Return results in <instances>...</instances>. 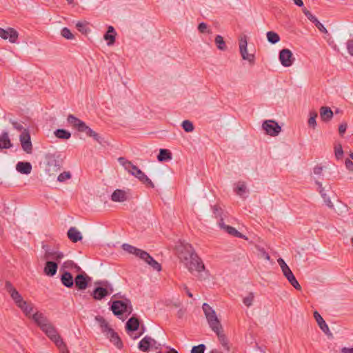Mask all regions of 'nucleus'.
<instances>
[{
	"instance_id": "obj_1",
	"label": "nucleus",
	"mask_w": 353,
	"mask_h": 353,
	"mask_svg": "<svg viewBox=\"0 0 353 353\" xmlns=\"http://www.w3.org/2000/svg\"><path fill=\"white\" fill-rule=\"evenodd\" d=\"M179 258L185 266L200 280L204 279L207 275L205 265L201 259L197 255L192 246L186 243L178 248Z\"/></svg>"
},
{
	"instance_id": "obj_2",
	"label": "nucleus",
	"mask_w": 353,
	"mask_h": 353,
	"mask_svg": "<svg viewBox=\"0 0 353 353\" xmlns=\"http://www.w3.org/2000/svg\"><path fill=\"white\" fill-rule=\"evenodd\" d=\"M46 172L49 176H56L63 167V159L60 154L48 153L46 155Z\"/></svg>"
},
{
	"instance_id": "obj_3",
	"label": "nucleus",
	"mask_w": 353,
	"mask_h": 353,
	"mask_svg": "<svg viewBox=\"0 0 353 353\" xmlns=\"http://www.w3.org/2000/svg\"><path fill=\"white\" fill-rule=\"evenodd\" d=\"M110 310L115 316L120 318V316L125 313L130 315L132 312V306L130 299H124L114 301L110 306Z\"/></svg>"
},
{
	"instance_id": "obj_4",
	"label": "nucleus",
	"mask_w": 353,
	"mask_h": 353,
	"mask_svg": "<svg viewBox=\"0 0 353 353\" xmlns=\"http://www.w3.org/2000/svg\"><path fill=\"white\" fill-rule=\"evenodd\" d=\"M96 285H100L96 286L91 293V296L94 300H102L114 292V288L112 284L108 281L97 282Z\"/></svg>"
},
{
	"instance_id": "obj_5",
	"label": "nucleus",
	"mask_w": 353,
	"mask_h": 353,
	"mask_svg": "<svg viewBox=\"0 0 353 353\" xmlns=\"http://www.w3.org/2000/svg\"><path fill=\"white\" fill-rule=\"evenodd\" d=\"M205 318L208 325L212 331H218L219 328H222L220 321L219 320L216 312L208 303H205L202 305Z\"/></svg>"
},
{
	"instance_id": "obj_6",
	"label": "nucleus",
	"mask_w": 353,
	"mask_h": 353,
	"mask_svg": "<svg viewBox=\"0 0 353 353\" xmlns=\"http://www.w3.org/2000/svg\"><path fill=\"white\" fill-rule=\"evenodd\" d=\"M278 263L280 265L282 272L288 282L297 290H301V286L295 278L293 272L282 258H279Z\"/></svg>"
},
{
	"instance_id": "obj_7",
	"label": "nucleus",
	"mask_w": 353,
	"mask_h": 353,
	"mask_svg": "<svg viewBox=\"0 0 353 353\" xmlns=\"http://www.w3.org/2000/svg\"><path fill=\"white\" fill-rule=\"evenodd\" d=\"M248 39L247 36L245 34L241 35L239 38V50L241 54L242 59L244 60H247L249 61L250 64L254 63V54H248Z\"/></svg>"
},
{
	"instance_id": "obj_8",
	"label": "nucleus",
	"mask_w": 353,
	"mask_h": 353,
	"mask_svg": "<svg viewBox=\"0 0 353 353\" xmlns=\"http://www.w3.org/2000/svg\"><path fill=\"white\" fill-rule=\"evenodd\" d=\"M128 172L147 186L152 188H154V185L152 181L143 172L134 164H132V166L128 169Z\"/></svg>"
},
{
	"instance_id": "obj_9",
	"label": "nucleus",
	"mask_w": 353,
	"mask_h": 353,
	"mask_svg": "<svg viewBox=\"0 0 353 353\" xmlns=\"http://www.w3.org/2000/svg\"><path fill=\"white\" fill-rule=\"evenodd\" d=\"M262 128L267 134L272 137L277 136L281 131V128L278 123L272 120L265 121L262 124Z\"/></svg>"
},
{
	"instance_id": "obj_10",
	"label": "nucleus",
	"mask_w": 353,
	"mask_h": 353,
	"mask_svg": "<svg viewBox=\"0 0 353 353\" xmlns=\"http://www.w3.org/2000/svg\"><path fill=\"white\" fill-rule=\"evenodd\" d=\"M21 147L27 154L32 152V145L30 139V134L28 129H25L19 137Z\"/></svg>"
},
{
	"instance_id": "obj_11",
	"label": "nucleus",
	"mask_w": 353,
	"mask_h": 353,
	"mask_svg": "<svg viewBox=\"0 0 353 353\" xmlns=\"http://www.w3.org/2000/svg\"><path fill=\"white\" fill-rule=\"evenodd\" d=\"M90 281L91 278L83 272L75 276L74 284L79 290H84L88 288Z\"/></svg>"
},
{
	"instance_id": "obj_12",
	"label": "nucleus",
	"mask_w": 353,
	"mask_h": 353,
	"mask_svg": "<svg viewBox=\"0 0 353 353\" xmlns=\"http://www.w3.org/2000/svg\"><path fill=\"white\" fill-rule=\"evenodd\" d=\"M279 60L283 66L290 67L293 64L294 59L291 50L285 48L279 52Z\"/></svg>"
},
{
	"instance_id": "obj_13",
	"label": "nucleus",
	"mask_w": 353,
	"mask_h": 353,
	"mask_svg": "<svg viewBox=\"0 0 353 353\" xmlns=\"http://www.w3.org/2000/svg\"><path fill=\"white\" fill-rule=\"evenodd\" d=\"M5 289L10 294L11 298L12 299L17 306L24 301L21 295L10 281L6 282Z\"/></svg>"
},
{
	"instance_id": "obj_14",
	"label": "nucleus",
	"mask_w": 353,
	"mask_h": 353,
	"mask_svg": "<svg viewBox=\"0 0 353 353\" xmlns=\"http://www.w3.org/2000/svg\"><path fill=\"white\" fill-rule=\"evenodd\" d=\"M42 248L45 250L44 258L46 259H53L59 262L63 257V252L50 249L48 245H43Z\"/></svg>"
},
{
	"instance_id": "obj_15",
	"label": "nucleus",
	"mask_w": 353,
	"mask_h": 353,
	"mask_svg": "<svg viewBox=\"0 0 353 353\" xmlns=\"http://www.w3.org/2000/svg\"><path fill=\"white\" fill-rule=\"evenodd\" d=\"M32 320L37 323L39 328L43 330L50 325L51 321L41 312H37L32 316Z\"/></svg>"
},
{
	"instance_id": "obj_16",
	"label": "nucleus",
	"mask_w": 353,
	"mask_h": 353,
	"mask_svg": "<svg viewBox=\"0 0 353 353\" xmlns=\"http://www.w3.org/2000/svg\"><path fill=\"white\" fill-rule=\"evenodd\" d=\"M19 34L12 28H8L7 30L0 28V37L3 39H9L11 43H16Z\"/></svg>"
},
{
	"instance_id": "obj_17",
	"label": "nucleus",
	"mask_w": 353,
	"mask_h": 353,
	"mask_svg": "<svg viewBox=\"0 0 353 353\" xmlns=\"http://www.w3.org/2000/svg\"><path fill=\"white\" fill-rule=\"evenodd\" d=\"M157 344V341L150 336H145L138 344L139 349L143 352H148L153 345Z\"/></svg>"
},
{
	"instance_id": "obj_18",
	"label": "nucleus",
	"mask_w": 353,
	"mask_h": 353,
	"mask_svg": "<svg viewBox=\"0 0 353 353\" xmlns=\"http://www.w3.org/2000/svg\"><path fill=\"white\" fill-rule=\"evenodd\" d=\"M96 321L99 323L101 332L106 336L114 330L110 327L108 322L101 316H95Z\"/></svg>"
},
{
	"instance_id": "obj_19",
	"label": "nucleus",
	"mask_w": 353,
	"mask_h": 353,
	"mask_svg": "<svg viewBox=\"0 0 353 353\" xmlns=\"http://www.w3.org/2000/svg\"><path fill=\"white\" fill-rule=\"evenodd\" d=\"M219 225L221 228L223 229L229 234L236 236V237H238V238L246 239V237L245 236V235H243V234L239 232L238 230H236V228H234L232 226L225 225L223 221V219H221V220H219Z\"/></svg>"
},
{
	"instance_id": "obj_20",
	"label": "nucleus",
	"mask_w": 353,
	"mask_h": 353,
	"mask_svg": "<svg viewBox=\"0 0 353 353\" xmlns=\"http://www.w3.org/2000/svg\"><path fill=\"white\" fill-rule=\"evenodd\" d=\"M303 12L304 14L307 17V18L314 23L315 26L318 28V30L323 33H327V29L324 27V26L317 19V18L314 16L309 10L307 9H303Z\"/></svg>"
},
{
	"instance_id": "obj_21",
	"label": "nucleus",
	"mask_w": 353,
	"mask_h": 353,
	"mask_svg": "<svg viewBox=\"0 0 353 353\" xmlns=\"http://www.w3.org/2000/svg\"><path fill=\"white\" fill-rule=\"evenodd\" d=\"M42 331L54 343H55L60 338H61V336L59 334L57 328L52 323L46 327Z\"/></svg>"
},
{
	"instance_id": "obj_22",
	"label": "nucleus",
	"mask_w": 353,
	"mask_h": 353,
	"mask_svg": "<svg viewBox=\"0 0 353 353\" xmlns=\"http://www.w3.org/2000/svg\"><path fill=\"white\" fill-rule=\"evenodd\" d=\"M314 317L321 330L328 336H332V334L330 332L328 325L317 311L314 312Z\"/></svg>"
},
{
	"instance_id": "obj_23",
	"label": "nucleus",
	"mask_w": 353,
	"mask_h": 353,
	"mask_svg": "<svg viewBox=\"0 0 353 353\" xmlns=\"http://www.w3.org/2000/svg\"><path fill=\"white\" fill-rule=\"evenodd\" d=\"M68 123L74 128L81 132V130L85 126V123L76 117L73 114H69L67 118Z\"/></svg>"
},
{
	"instance_id": "obj_24",
	"label": "nucleus",
	"mask_w": 353,
	"mask_h": 353,
	"mask_svg": "<svg viewBox=\"0 0 353 353\" xmlns=\"http://www.w3.org/2000/svg\"><path fill=\"white\" fill-rule=\"evenodd\" d=\"M141 259L150 265L154 270L158 272L161 270V265L153 259L147 252L144 251L141 256Z\"/></svg>"
},
{
	"instance_id": "obj_25",
	"label": "nucleus",
	"mask_w": 353,
	"mask_h": 353,
	"mask_svg": "<svg viewBox=\"0 0 353 353\" xmlns=\"http://www.w3.org/2000/svg\"><path fill=\"white\" fill-rule=\"evenodd\" d=\"M61 283L68 288H71L74 286V281L72 274L68 271H63L61 275Z\"/></svg>"
},
{
	"instance_id": "obj_26",
	"label": "nucleus",
	"mask_w": 353,
	"mask_h": 353,
	"mask_svg": "<svg viewBox=\"0 0 353 353\" xmlns=\"http://www.w3.org/2000/svg\"><path fill=\"white\" fill-rule=\"evenodd\" d=\"M58 265L55 261H48L46 263L43 272L48 276H53L57 272Z\"/></svg>"
},
{
	"instance_id": "obj_27",
	"label": "nucleus",
	"mask_w": 353,
	"mask_h": 353,
	"mask_svg": "<svg viewBox=\"0 0 353 353\" xmlns=\"http://www.w3.org/2000/svg\"><path fill=\"white\" fill-rule=\"evenodd\" d=\"M140 322L137 316H132L125 323V330L127 332L137 331L139 327Z\"/></svg>"
},
{
	"instance_id": "obj_28",
	"label": "nucleus",
	"mask_w": 353,
	"mask_h": 353,
	"mask_svg": "<svg viewBox=\"0 0 353 353\" xmlns=\"http://www.w3.org/2000/svg\"><path fill=\"white\" fill-rule=\"evenodd\" d=\"M128 199L125 191L120 189L115 190L111 195V199L114 202H123Z\"/></svg>"
},
{
	"instance_id": "obj_29",
	"label": "nucleus",
	"mask_w": 353,
	"mask_h": 353,
	"mask_svg": "<svg viewBox=\"0 0 353 353\" xmlns=\"http://www.w3.org/2000/svg\"><path fill=\"white\" fill-rule=\"evenodd\" d=\"M67 235L68 238L73 243H77L83 238L81 233L75 227H71L68 230Z\"/></svg>"
},
{
	"instance_id": "obj_30",
	"label": "nucleus",
	"mask_w": 353,
	"mask_h": 353,
	"mask_svg": "<svg viewBox=\"0 0 353 353\" xmlns=\"http://www.w3.org/2000/svg\"><path fill=\"white\" fill-rule=\"evenodd\" d=\"M16 170L23 174H29L32 171V165L30 162L19 161L16 165Z\"/></svg>"
},
{
	"instance_id": "obj_31",
	"label": "nucleus",
	"mask_w": 353,
	"mask_h": 353,
	"mask_svg": "<svg viewBox=\"0 0 353 353\" xmlns=\"http://www.w3.org/2000/svg\"><path fill=\"white\" fill-rule=\"evenodd\" d=\"M81 132H84L88 137L93 138V139L99 144L103 143V139L87 125H85V128L81 130Z\"/></svg>"
},
{
	"instance_id": "obj_32",
	"label": "nucleus",
	"mask_w": 353,
	"mask_h": 353,
	"mask_svg": "<svg viewBox=\"0 0 353 353\" xmlns=\"http://www.w3.org/2000/svg\"><path fill=\"white\" fill-rule=\"evenodd\" d=\"M320 117L322 121H329L333 117V112L330 108L327 106H322L320 108Z\"/></svg>"
},
{
	"instance_id": "obj_33",
	"label": "nucleus",
	"mask_w": 353,
	"mask_h": 353,
	"mask_svg": "<svg viewBox=\"0 0 353 353\" xmlns=\"http://www.w3.org/2000/svg\"><path fill=\"white\" fill-rule=\"evenodd\" d=\"M106 337L109 339L110 341L118 349H121L123 347V342L121 341V339L118 334L114 330L106 336Z\"/></svg>"
},
{
	"instance_id": "obj_34",
	"label": "nucleus",
	"mask_w": 353,
	"mask_h": 353,
	"mask_svg": "<svg viewBox=\"0 0 353 353\" xmlns=\"http://www.w3.org/2000/svg\"><path fill=\"white\" fill-rule=\"evenodd\" d=\"M214 332L216 334L219 341L220 343L222 345V346L223 347L224 350L228 352L230 351V346L228 345L227 337L223 332V327L219 328L218 331H214Z\"/></svg>"
},
{
	"instance_id": "obj_35",
	"label": "nucleus",
	"mask_w": 353,
	"mask_h": 353,
	"mask_svg": "<svg viewBox=\"0 0 353 353\" xmlns=\"http://www.w3.org/2000/svg\"><path fill=\"white\" fill-rule=\"evenodd\" d=\"M12 147V143L7 132H3L0 135V148L8 149Z\"/></svg>"
},
{
	"instance_id": "obj_36",
	"label": "nucleus",
	"mask_w": 353,
	"mask_h": 353,
	"mask_svg": "<svg viewBox=\"0 0 353 353\" xmlns=\"http://www.w3.org/2000/svg\"><path fill=\"white\" fill-rule=\"evenodd\" d=\"M122 248L123 250L128 252L130 254H134L135 256H139L140 259L141 256H142V253L144 252L143 250L138 249L128 243L123 244Z\"/></svg>"
},
{
	"instance_id": "obj_37",
	"label": "nucleus",
	"mask_w": 353,
	"mask_h": 353,
	"mask_svg": "<svg viewBox=\"0 0 353 353\" xmlns=\"http://www.w3.org/2000/svg\"><path fill=\"white\" fill-rule=\"evenodd\" d=\"M17 307H19L27 316H30L31 313L33 312L32 304L26 301H22Z\"/></svg>"
},
{
	"instance_id": "obj_38",
	"label": "nucleus",
	"mask_w": 353,
	"mask_h": 353,
	"mask_svg": "<svg viewBox=\"0 0 353 353\" xmlns=\"http://www.w3.org/2000/svg\"><path fill=\"white\" fill-rule=\"evenodd\" d=\"M172 159V153L167 149H160L159 153L157 156L159 161H165Z\"/></svg>"
},
{
	"instance_id": "obj_39",
	"label": "nucleus",
	"mask_w": 353,
	"mask_h": 353,
	"mask_svg": "<svg viewBox=\"0 0 353 353\" xmlns=\"http://www.w3.org/2000/svg\"><path fill=\"white\" fill-rule=\"evenodd\" d=\"M54 135L56 137L68 140L71 137V133L65 129H57L54 131Z\"/></svg>"
},
{
	"instance_id": "obj_40",
	"label": "nucleus",
	"mask_w": 353,
	"mask_h": 353,
	"mask_svg": "<svg viewBox=\"0 0 353 353\" xmlns=\"http://www.w3.org/2000/svg\"><path fill=\"white\" fill-rule=\"evenodd\" d=\"M76 269L77 271L81 270V268L78 266L76 263H74L72 261L68 260L65 261L63 265H61V268L60 269V272L66 271L65 269Z\"/></svg>"
},
{
	"instance_id": "obj_41",
	"label": "nucleus",
	"mask_w": 353,
	"mask_h": 353,
	"mask_svg": "<svg viewBox=\"0 0 353 353\" xmlns=\"http://www.w3.org/2000/svg\"><path fill=\"white\" fill-rule=\"evenodd\" d=\"M266 35L268 42L271 44H275L278 43L281 39L279 35L274 31L268 32Z\"/></svg>"
},
{
	"instance_id": "obj_42",
	"label": "nucleus",
	"mask_w": 353,
	"mask_h": 353,
	"mask_svg": "<svg viewBox=\"0 0 353 353\" xmlns=\"http://www.w3.org/2000/svg\"><path fill=\"white\" fill-rule=\"evenodd\" d=\"M317 117H318V114L316 111L312 110V111L310 112V118L308 119L307 123H308V125L310 127L312 128L313 129H315L316 127L317 124H316V119L317 118Z\"/></svg>"
},
{
	"instance_id": "obj_43",
	"label": "nucleus",
	"mask_w": 353,
	"mask_h": 353,
	"mask_svg": "<svg viewBox=\"0 0 353 353\" xmlns=\"http://www.w3.org/2000/svg\"><path fill=\"white\" fill-rule=\"evenodd\" d=\"M181 127L186 132H192L194 129L192 122L189 120H184L181 123Z\"/></svg>"
},
{
	"instance_id": "obj_44",
	"label": "nucleus",
	"mask_w": 353,
	"mask_h": 353,
	"mask_svg": "<svg viewBox=\"0 0 353 353\" xmlns=\"http://www.w3.org/2000/svg\"><path fill=\"white\" fill-rule=\"evenodd\" d=\"M215 43L218 49L221 50H225L226 49V45L223 40V38L221 35H217L214 39Z\"/></svg>"
},
{
	"instance_id": "obj_45",
	"label": "nucleus",
	"mask_w": 353,
	"mask_h": 353,
	"mask_svg": "<svg viewBox=\"0 0 353 353\" xmlns=\"http://www.w3.org/2000/svg\"><path fill=\"white\" fill-rule=\"evenodd\" d=\"M76 27L77 30L83 34H86L88 31H90L87 22L78 21L76 23Z\"/></svg>"
},
{
	"instance_id": "obj_46",
	"label": "nucleus",
	"mask_w": 353,
	"mask_h": 353,
	"mask_svg": "<svg viewBox=\"0 0 353 353\" xmlns=\"http://www.w3.org/2000/svg\"><path fill=\"white\" fill-rule=\"evenodd\" d=\"M54 344L59 348V351L62 353H70L68 350L67 346L65 343L63 342V339L60 338L58 341H57Z\"/></svg>"
},
{
	"instance_id": "obj_47",
	"label": "nucleus",
	"mask_w": 353,
	"mask_h": 353,
	"mask_svg": "<svg viewBox=\"0 0 353 353\" xmlns=\"http://www.w3.org/2000/svg\"><path fill=\"white\" fill-rule=\"evenodd\" d=\"M247 188L243 182H239L235 189L236 193L240 196H243L246 192Z\"/></svg>"
},
{
	"instance_id": "obj_48",
	"label": "nucleus",
	"mask_w": 353,
	"mask_h": 353,
	"mask_svg": "<svg viewBox=\"0 0 353 353\" xmlns=\"http://www.w3.org/2000/svg\"><path fill=\"white\" fill-rule=\"evenodd\" d=\"M334 153L336 159H341L343 157V150L341 144L339 143L334 146Z\"/></svg>"
},
{
	"instance_id": "obj_49",
	"label": "nucleus",
	"mask_w": 353,
	"mask_h": 353,
	"mask_svg": "<svg viewBox=\"0 0 353 353\" xmlns=\"http://www.w3.org/2000/svg\"><path fill=\"white\" fill-rule=\"evenodd\" d=\"M254 299V294L253 292H250L247 296L244 297L243 299V303L247 307H250L252 305L253 301Z\"/></svg>"
},
{
	"instance_id": "obj_50",
	"label": "nucleus",
	"mask_w": 353,
	"mask_h": 353,
	"mask_svg": "<svg viewBox=\"0 0 353 353\" xmlns=\"http://www.w3.org/2000/svg\"><path fill=\"white\" fill-rule=\"evenodd\" d=\"M61 36L67 39H72L74 36L71 31L66 27L63 28L61 32Z\"/></svg>"
},
{
	"instance_id": "obj_51",
	"label": "nucleus",
	"mask_w": 353,
	"mask_h": 353,
	"mask_svg": "<svg viewBox=\"0 0 353 353\" xmlns=\"http://www.w3.org/2000/svg\"><path fill=\"white\" fill-rule=\"evenodd\" d=\"M118 161L121 165H122L124 168L128 171L129 168H130L131 166H132V163L130 161H128L124 157H119L118 159Z\"/></svg>"
},
{
	"instance_id": "obj_52",
	"label": "nucleus",
	"mask_w": 353,
	"mask_h": 353,
	"mask_svg": "<svg viewBox=\"0 0 353 353\" xmlns=\"http://www.w3.org/2000/svg\"><path fill=\"white\" fill-rule=\"evenodd\" d=\"M72 175L70 172H63L57 176V181L59 182H64L68 179H70Z\"/></svg>"
},
{
	"instance_id": "obj_53",
	"label": "nucleus",
	"mask_w": 353,
	"mask_h": 353,
	"mask_svg": "<svg viewBox=\"0 0 353 353\" xmlns=\"http://www.w3.org/2000/svg\"><path fill=\"white\" fill-rule=\"evenodd\" d=\"M213 214L216 218L223 219L222 217V209L217 205H214L212 207Z\"/></svg>"
},
{
	"instance_id": "obj_54",
	"label": "nucleus",
	"mask_w": 353,
	"mask_h": 353,
	"mask_svg": "<svg viewBox=\"0 0 353 353\" xmlns=\"http://www.w3.org/2000/svg\"><path fill=\"white\" fill-rule=\"evenodd\" d=\"M103 38L105 40L108 41V46L112 45L115 41V34H114L106 32L104 34Z\"/></svg>"
},
{
	"instance_id": "obj_55",
	"label": "nucleus",
	"mask_w": 353,
	"mask_h": 353,
	"mask_svg": "<svg viewBox=\"0 0 353 353\" xmlns=\"http://www.w3.org/2000/svg\"><path fill=\"white\" fill-rule=\"evenodd\" d=\"M205 350V345L204 344H200L199 345L193 346L191 350V353H204Z\"/></svg>"
},
{
	"instance_id": "obj_56",
	"label": "nucleus",
	"mask_w": 353,
	"mask_h": 353,
	"mask_svg": "<svg viewBox=\"0 0 353 353\" xmlns=\"http://www.w3.org/2000/svg\"><path fill=\"white\" fill-rule=\"evenodd\" d=\"M198 30L201 33H205V32L210 33V30H208L207 24L204 22H201L199 24Z\"/></svg>"
},
{
	"instance_id": "obj_57",
	"label": "nucleus",
	"mask_w": 353,
	"mask_h": 353,
	"mask_svg": "<svg viewBox=\"0 0 353 353\" xmlns=\"http://www.w3.org/2000/svg\"><path fill=\"white\" fill-rule=\"evenodd\" d=\"M10 123H12L13 128L16 130H17L18 131H23L25 130V128H23V125L21 123L17 122V121H10Z\"/></svg>"
},
{
	"instance_id": "obj_58",
	"label": "nucleus",
	"mask_w": 353,
	"mask_h": 353,
	"mask_svg": "<svg viewBox=\"0 0 353 353\" xmlns=\"http://www.w3.org/2000/svg\"><path fill=\"white\" fill-rule=\"evenodd\" d=\"M325 202V203L330 208H333L334 207V205L333 203H332L331 200H330V198L329 196H327L326 193H325V194H323V196H321Z\"/></svg>"
},
{
	"instance_id": "obj_59",
	"label": "nucleus",
	"mask_w": 353,
	"mask_h": 353,
	"mask_svg": "<svg viewBox=\"0 0 353 353\" xmlns=\"http://www.w3.org/2000/svg\"><path fill=\"white\" fill-rule=\"evenodd\" d=\"M259 255L261 256V257H263L264 259H265L266 260H270V255L265 250L264 248H260L259 249Z\"/></svg>"
},
{
	"instance_id": "obj_60",
	"label": "nucleus",
	"mask_w": 353,
	"mask_h": 353,
	"mask_svg": "<svg viewBox=\"0 0 353 353\" xmlns=\"http://www.w3.org/2000/svg\"><path fill=\"white\" fill-rule=\"evenodd\" d=\"M347 128V125L345 123H341L339 127V134L342 137L343 136L344 133L345 132Z\"/></svg>"
},
{
	"instance_id": "obj_61",
	"label": "nucleus",
	"mask_w": 353,
	"mask_h": 353,
	"mask_svg": "<svg viewBox=\"0 0 353 353\" xmlns=\"http://www.w3.org/2000/svg\"><path fill=\"white\" fill-rule=\"evenodd\" d=\"M347 48L348 52L353 57V39L348 40L347 42Z\"/></svg>"
},
{
	"instance_id": "obj_62",
	"label": "nucleus",
	"mask_w": 353,
	"mask_h": 353,
	"mask_svg": "<svg viewBox=\"0 0 353 353\" xmlns=\"http://www.w3.org/2000/svg\"><path fill=\"white\" fill-rule=\"evenodd\" d=\"M345 167L349 170L352 172L353 171V162L349 159H346L345 161Z\"/></svg>"
},
{
	"instance_id": "obj_63",
	"label": "nucleus",
	"mask_w": 353,
	"mask_h": 353,
	"mask_svg": "<svg viewBox=\"0 0 353 353\" xmlns=\"http://www.w3.org/2000/svg\"><path fill=\"white\" fill-rule=\"evenodd\" d=\"M323 170V167L322 166H315L313 169V172L314 174L321 175L322 174Z\"/></svg>"
},
{
	"instance_id": "obj_64",
	"label": "nucleus",
	"mask_w": 353,
	"mask_h": 353,
	"mask_svg": "<svg viewBox=\"0 0 353 353\" xmlns=\"http://www.w3.org/2000/svg\"><path fill=\"white\" fill-rule=\"evenodd\" d=\"M341 353H353V347H343L341 350Z\"/></svg>"
}]
</instances>
